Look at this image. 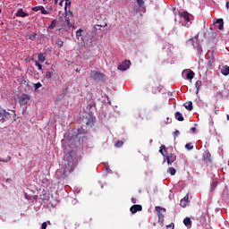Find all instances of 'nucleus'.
Returning <instances> with one entry per match:
<instances>
[{"instance_id": "1", "label": "nucleus", "mask_w": 229, "mask_h": 229, "mask_svg": "<svg viewBox=\"0 0 229 229\" xmlns=\"http://www.w3.org/2000/svg\"><path fill=\"white\" fill-rule=\"evenodd\" d=\"M18 101L22 108V114L24 115V114H26V110H28V106L30 105V101H31V98H30V95L22 94L18 97Z\"/></svg>"}, {"instance_id": "2", "label": "nucleus", "mask_w": 229, "mask_h": 229, "mask_svg": "<svg viewBox=\"0 0 229 229\" xmlns=\"http://www.w3.org/2000/svg\"><path fill=\"white\" fill-rule=\"evenodd\" d=\"M90 77L95 81H103V73H101V72L91 71Z\"/></svg>"}, {"instance_id": "3", "label": "nucleus", "mask_w": 229, "mask_h": 229, "mask_svg": "<svg viewBox=\"0 0 229 229\" xmlns=\"http://www.w3.org/2000/svg\"><path fill=\"white\" fill-rule=\"evenodd\" d=\"M130 65H131V62L130 60H124L121 64L118 65V70L127 71V69H130Z\"/></svg>"}, {"instance_id": "4", "label": "nucleus", "mask_w": 229, "mask_h": 229, "mask_svg": "<svg viewBox=\"0 0 229 229\" xmlns=\"http://www.w3.org/2000/svg\"><path fill=\"white\" fill-rule=\"evenodd\" d=\"M216 24H219L218 30H220V31H223V30H225V21H223V19H217L215 24L210 26L209 30H211V31H214V26H216Z\"/></svg>"}, {"instance_id": "5", "label": "nucleus", "mask_w": 229, "mask_h": 229, "mask_svg": "<svg viewBox=\"0 0 229 229\" xmlns=\"http://www.w3.org/2000/svg\"><path fill=\"white\" fill-rule=\"evenodd\" d=\"M155 210L157 214V217H158V221L161 223L164 221V215L162 214V210H164V212H165V208H163L160 206H156Z\"/></svg>"}, {"instance_id": "6", "label": "nucleus", "mask_w": 229, "mask_h": 229, "mask_svg": "<svg viewBox=\"0 0 229 229\" xmlns=\"http://www.w3.org/2000/svg\"><path fill=\"white\" fill-rule=\"evenodd\" d=\"M8 119H10V113L4 109L0 110V123H4Z\"/></svg>"}, {"instance_id": "7", "label": "nucleus", "mask_w": 229, "mask_h": 229, "mask_svg": "<svg viewBox=\"0 0 229 229\" xmlns=\"http://www.w3.org/2000/svg\"><path fill=\"white\" fill-rule=\"evenodd\" d=\"M69 171H67V169L64 168V169H59L56 171V174L57 176H59V178H63L65 179L67 178V174H69Z\"/></svg>"}, {"instance_id": "8", "label": "nucleus", "mask_w": 229, "mask_h": 229, "mask_svg": "<svg viewBox=\"0 0 229 229\" xmlns=\"http://www.w3.org/2000/svg\"><path fill=\"white\" fill-rule=\"evenodd\" d=\"M130 211L132 214H137V212H142V205H139V204L132 205L130 208Z\"/></svg>"}, {"instance_id": "9", "label": "nucleus", "mask_w": 229, "mask_h": 229, "mask_svg": "<svg viewBox=\"0 0 229 229\" xmlns=\"http://www.w3.org/2000/svg\"><path fill=\"white\" fill-rule=\"evenodd\" d=\"M176 161V156L174 154H168L166 156V162L168 165H172L173 162Z\"/></svg>"}, {"instance_id": "10", "label": "nucleus", "mask_w": 229, "mask_h": 229, "mask_svg": "<svg viewBox=\"0 0 229 229\" xmlns=\"http://www.w3.org/2000/svg\"><path fill=\"white\" fill-rule=\"evenodd\" d=\"M82 33H83V30L79 29L76 31V38H77V40H80L81 42H85V37H83Z\"/></svg>"}, {"instance_id": "11", "label": "nucleus", "mask_w": 229, "mask_h": 229, "mask_svg": "<svg viewBox=\"0 0 229 229\" xmlns=\"http://www.w3.org/2000/svg\"><path fill=\"white\" fill-rule=\"evenodd\" d=\"M92 42H94V37L89 36V34H87V36H85L84 44L89 45V47H92Z\"/></svg>"}, {"instance_id": "12", "label": "nucleus", "mask_w": 229, "mask_h": 229, "mask_svg": "<svg viewBox=\"0 0 229 229\" xmlns=\"http://www.w3.org/2000/svg\"><path fill=\"white\" fill-rule=\"evenodd\" d=\"M92 42H94V37L89 36V34H87V36H85L84 44L89 45V47H92Z\"/></svg>"}, {"instance_id": "13", "label": "nucleus", "mask_w": 229, "mask_h": 229, "mask_svg": "<svg viewBox=\"0 0 229 229\" xmlns=\"http://www.w3.org/2000/svg\"><path fill=\"white\" fill-rule=\"evenodd\" d=\"M221 72H222L223 76H228L229 75V66L224 65L221 69Z\"/></svg>"}, {"instance_id": "14", "label": "nucleus", "mask_w": 229, "mask_h": 229, "mask_svg": "<svg viewBox=\"0 0 229 229\" xmlns=\"http://www.w3.org/2000/svg\"><path fill=\"white\" fill-rule=\"evenodd\" d=\"M183 224L187 226V228H191L192 226V221L191 220V217H185L183 219Z\"/></svg>"}, {"instance_id": "15", "label": "nucleus", "mask_w": 229, "mask_h": 229, "mask_svg": "<svg viewBox=\"0 0 229 229\" xmlns=\"http://www.w3.org/2000/svg\"><path fill=\"white\" fill-rule=\"evenodd\" d=\"M28 13H24L22 9H19V11L16 13V17H28Z\"/></svg>"}, {"instance_id": "16", "label": "nucleus", "mask_w": 229, "mask_h": 229, "mask_svg": "<svg viewBox=\"0 0 229 229\" xmlns=\"http://www.w3.org/2000/svg\"><path fill=\"white\" fill-rule=\"evenodd\" d=\"M38 62L39 64H44V62H46V55L42 53L38 54Z\"/></svg>"}, {"instance_id": "17", "label": "nucleus", "mask_w": 229, "mask_h": 229, "mask_svg": "<svg viewBox=\"0 0 229 229\" xmlns=\"http://www.w3.org/2000/svg\"><path fill=\"white\" fill-rule=\"evenodd\" d=\"M195 87L197 89L196 94H199V89H201V87H203V82H201V81H197L195 83Z\"/></svg>"}, {"instance_id": "18", "label": "nucleus", "mask_w": 229, "mask_h": 229, "mask_svg": "<svg viewBox=\"0 0 229 229\" xmlns=\"http://www.w3.org/2000/svg\"><path fill=\"white\" fill-rule=\"evenodd\" d=\"M12 160V157L6 156L5 157H3L0 156V162H3L4 164H8Z\"/></svg>"}, {"instance_id": "19", "label": "nucleus", "mask_w": 229, "mask_h": 229, "mask_svg": "<svg viewBox=\"0 0 229 229\" xmlns=\"http://www.w3.org/2000/svg\"><path fill=\"white\" fill-rule=\"evenodd\" d=\"M183 106H184V108H186V110H189L190 112L194 108V107L192 106V101H190V102H188V103H185V104L183 105Z\"/></svg>"}, {"instance_id": "20", "label": "nucleus", "mask_w": 229, "mask_h": 229, "mask_svg": "<svg viewBox=\"0 0 229 229\" xmlns=\"http://www.w3.org/2000/svg\"><path fill=\"white\" fill-rule=\"evenodd\" d=\"M175 119L180 122L183 121V114H182V113H180V112H176Z\"/></svg>"}, {"instance_id": "21", "label": "nucleus", "mask_w": 229, "mask_h": 229, "mask_svg": "<svg viewBox=\"0 0 229 229\" xmlns=\"http://www.w3.org/2000/svg\"><path fill=\"white\" fill-rule=\"evenodd\" d=\"M211 157L212 155L210 154V152H205V154L203 155V158L204 160H207V162H210Z\"/></svg>"}, {"instance_id": "22", "label": "nucleus", "mask_w": 229, "mask_h": 229, "mask_svg": "<svg viewBox=\"0 0 229 229\" xmlns=\"http://www.w3.org/2000/svg\"><path fill=\"white\" fill-rule=\"evenodd\" d=\"M181 16H182L184 18V21H186L187 22L191 21V17L189 16L188 13H182Z\"/></svg>"}, {"instance_id": "23", "label": "nucleus", "mask_w": 229, "mask_h": 229, "mask_svg": "<svg viewBox=\"0 0 229 229\" xmlns=\"http://www.w3.org/2000/svg\"><path fill=\"white\" fill-rule=\"evenodd\" d=\"M32 62H34L36 67H38V71H42V64H40V63H38L36 59L32 58L31 59Z\"/></svg>"}, {"instance_id": "24", "label": "nucleus", "mask_w": 229, "mask_h": 229, "mask_svg": "<svg viewBox=\"0 0 229 229\" xmlns=\"http://www.w3.org/2000/svg\"><path fill=\"white\" fill-rule=\"evenodd\" d=\"M55 27H56V20H53L50 25L48 26V30H55Z\"/></svg>"}, {"instance_id": "25", "label": "nucleus", "mask_w": 229, "mask_h": 229, "mask_svg": "<svg viewBox=\"0 0 229 229\" xmlns=\"http://www.w3.org/2000/svg\"><path fill=\"white\" fill-rule=\"evenodd\" d=\"M186 78L187 80H192L194 78V72L193 71H190L187 74H186Z\"/></svg>"}, {"instance_id": "26", "label": "nucleus", "mask_w": 229, "mask_h": 229, "mask_svg": "<svg viewBox=\"0 0 229 229\" xmlns=\"http://www.w3.org/2000/svg\"><path fill=\"white\" fill-rule=\"evenodd\" d=\"M97 31H98V29L94 28L93 30H92V32L88 33V35H89V37H93L94 38H96V36L98 35Z\"/></svg>"}, {"instance_id": "27", "label": "nucleus", "mask_w": 229, "mask_h": 229, "mask_svg": "<svg viewBox=\"0 0 229 229\" xmlns=\"http://www.w3.org/2000/svg\"><path fill=\"white\" fill-rule=\"evenodd\" d=\"M167 173H170L172 176H174V174H176V169H174V167H169Z\"/></svg>"}, {"instance_id": "28", "label": "nucleus", "mask_w": 229, "mask_h": 229, "mask_svg": "<svg viewBox=\"0 0 229 229\" xmlns=\"http://www.w3.org/2000/svg\"><path fill=\"white\" fill-rule=\"evenodd\" d=\"M123 144H124V141H123V140H118V141L114 144V146H115V148H123Z\"/></svg>"}, {"instance_id": "29", "label": "nucleus", "mask_w": 229, "mask_h": 229, "mask_svg": "<svg viewBox=\"0 0 229 229\" xmlns=\"http://www.w3.org/2000/svg\"><path fill=\"white\" fill-rule=\"evenodd\" d=\"M185 148L188 149V151H191V149H194V145H192V143H187Z\"/></svg>"}, {"instance_id": "30", "label": "nucleus", "mask_w": 229, "mask_h": 229, "mask_svg": "<svg viewBox=\"0 0 229 229\" xmlns=\"http://www.w3.org/2000/svg\"><path fill=\"white\" fill-rule=\"evenodd\" d=\"M40 12L43 15H49V12L46 11V8H44V6L40 7Z\"/></svg>"}, {"instance_id": "31", "label": "nucleus", "mask_w": 229, "mask_h": 229, "mask_svg": "<svg viewBox=\"0 0 229 229\" xmlns=\"http://www.w3.org/2000/svg\"><path fill=\"white\" fill-rule=\"evenodd\" d=\"M46 78H47V80L53 78V72H47Z\"/></svg>"}, {"instance_id": "32", "label": "nucleus", "mask_w": 229, "mask_h": 229, "mask_svg": "<svg viewBox=\"0 0 229 229\" xmlns=\"http://www.w3.org/2000/svg\"><path fill=\"white\" fill-rule=\"evenodd\" d=\"M40 87H42V83H40V82L34 84V90H38V89H40Z\"/></svg>"}, {"instance_id": "33", "label": "nucleus", "mask_w": 229, "mask_h": 229, "mask_svg": "<svg viewBox=\"0 0 229 229\" xmlns=\"http://www.w3.org/2000/svg\"><path fill=\"white\" fill-rule=\"evenodd\" d=\"M166 148L165 145H161L159 152L161 153V155H163L164 157V150L165 151Z\"/></svg>"}, {"instance_id": "34", "label": "nucleus", "mask_w": 229, "mask_h": 229, "mask_svg": "<svg viewBox=\"0 0 229 229\" xmlns=\"http://www.w3.org/2000/svg\"><path fill=\"white\" fill-rule=\"evenodd\" d=\"M187 203H189V202H187L186 200H182V199H181V201H180V205H181L183 208H185V207H187Z\"/></svg>"}, {"instance_id": "35", "label": "nucleus", "mask_w": 229, "mask_h": 229, "mask_svg": "<svg viewBox=\"0 0 229 229\" xmlns=\"http://www.w3.org/2000/svg\"><path fill=\"white\" fill-rule=\"evenodd\" d=\"M64 19H65V22H66L67 26L71 27V21L69 20V17L65 16Z\"/></svg>"}, {"instance_id": "36", "label": "nucleus", "mask_w": 229, "mask_h": 229, "mask_svg": "<svg viewBox=\"0 0 229 229\" xmlns=\"http://www.w3.org/2000/svg\"><path fill=\"white\" fill-rule=\"evenodd\" d=\"M41 229H47V222L42 223Z\"/></svg>"}, {"instance_id": "37", "label": "nucleus", "mask_w": 229, "mask_h": 229, "mask_svg": "<svg viewBox=\"0 0 229 229\" xmlns=\"http://www.w3.org/2000/svg\"><path fill=\"white\" fill-rule=\"evenodd\" d=\"M41 6H35L32 8V12H39Z\"/></svg>"}, {"instance_id": "38", "label": "nucleus", "mask_w": 229, "mask_h": 229, "mask_svg": "<svg viewBox=\"0 0 229 229\" xmlns=\"http://www.w3.org/2000/svg\"><path fill=\"white\" fill-rule=\"evenodd\" d=\"M182 200L189 203V194H186Z\"/></svg>"}, {"instance_id": "39", "label": "nucleus", "mask_w": 229, "mask_h": 229, "mask_svg": "<svg viewBox=\"0 0 229 229\" xmlns=\"http://www.w3.org/2000/svg\"><path fill=\"white\" fill-rule=\"evenodd\" d=\"M137 4H139V6H142V4H144V0H137Z\"/></svg>"}, {"instance_id": "40", "label": "nucleus", "mask_w": 229, "mask_h": 229, "mask_svg": "<svg viewBox=\"0 0 229 229\" xmlns=\"http://www.w3.org/2000/svg\"><path fill=\"white\" fill-rule=\"evenodd\" d=\"M180 135V131H174V137H178Z\"/></svg>"}, {"instance_id": "41", "label": "nucleus", "mask_w": 229, "mask_h": 229, "mask_svg": "<svg viewBox=\"0 0 229 229\" xmlns=\"http://www.w3.org/2000/svg\"><path fill=\"white\" fill-rule=\"evenodd\" d=\"M35 37H37V34H33L30 36V40H35Z\"/></svg>"}, {"instance_id": "42", "label": "nucleus", "mask_w": 229, "mask_h": 229, "mask_svg": "<svg viewBox=\"0 0 229 229\" xmlns=\"http://www.w3.org/2000/svg\"><path fill=\"white\" fill-rule=\"evenodd\" d=\"M66 6H71V0H65Z\"/></svg>"}, {"instance_id": "43", "label": "nucleus", "mask_w": 229, "mask_h": 229, "mask_svg": "<svg viewBox=\"0 0 229 229\" xmlns=\"http://www.w3.org/2000/svg\"><path fill=\"white\" fill-rule=\"evenodd\" d=\"M131 203H134V204H135V203H137V199L131 198Z\"/></svg>"}, {"instance_id": "44", "label": "nucleus", "mask_w": 229, "mask_h": 229, "mask_svg": "<svg viewBox=\"0 0 229 229\" xmlns=\"http://www.w3.org/2000/svg\"><path fill=\"white\" fill-rule=\"evenodd\" d=\"M77 131H78L77 133V137H78V135H80V133H81L83 131L81 129H79Z\"/></svg>"}, {"instance_id": "45", "label": "nucleus", "mask_w": 229, "mask_h": 229, "mask_svg": "<svg viewBox=\"0 0 229 229\" xmlns=\"http://www.w3.org/2000/svg\"><path fill=\"white\" fill-rule=\"evenodd\" d=\"M59 46L62 47V46H64V41H60Z\"/></svg>"}, {"instance_id": "46", "label": "nucleus", "mask_w": 229, "mask_h": 229, "mask_svg": "<svg viewBox=\"0 0 229 229\" xmlns=\"http://www.w3.org/2000/svg\"><path fill=\"white\" fill-rule=\"evenodd\" d=\"M48 10H49L50 12H53V7H52V6L48 7Z\"/></svg>"}, {"instance_id": "47", "label": "nucleus", "mask_w": 229, "mask_h": 229, "mask_svg": "<svg viewBox=\"0 0 229 229\" xmlns=\"http://www.w3.org/2000/svg\"><path fill=\"white\" fill-rule=\"evenodd\" d=\"M191 131H196V127H192Z\"/></svg>"}, {"instance_id": "48", "label": "nucleus", "mask_w": 229, "mask_h": 229, "mask_svg": "<svg viewBox=\"0 0 229 229\" xmlns=\"http://www.w3.org/2000/svg\"><path fill=\"white\" fill-rule=\"evenodd\" d=\"M226 8L229 9V1L226 3Z\"/></svg>"}, {"instance_id": "49", "label": "nucleus", "mask_w": 229, "mask_h": 229, "mask_svg": "<svg viewBox=\"0 0 229 229\" xmlns=\"http://www.w3.org/2000/svg\"><path fill=\"white\" fill-rule=\"evenodd\" d=\"M13 117H17V114L14 113V114H13Z\"/></svg>"}, {"instance_id": "50", "label": "nucleus", "mask_w": 229, "mask_h": 229, "mask_svg": "<svg viewBox=\"0 0 229 229\" xmlns=\"http://www.w3.org/2000/svg\"><path fill=\"white\" fill-rule=\"evenodd\" d=\"M6 182H12V179H7Z\"/></svg>"}, {"instance_id": "51", "label": "nucleus", "mask_w": 229, "mask_h": 229, "mask_svg": "<svg viewBox=\"0 0 229 229\" xmlns=\"http://www.w3.org/2000/svg\"><path fill=\"white\" fill-rule=\"evenodd\" d=\"M0 13H3V9L0 8Z\"/></svg>"}, {"instance_id": "52", "label": "nucleus", "mask_w": 229, "mask_h": 229, "mask_svg": "<svg viewBox=\"0 0 229 229\" xmlns=\"http://www.w3.org/2000/svg\"><path fill=\"white\" fill-rule=\"evenodd\" d=\"M213 185H215V187L217 185L216 182H213Z\"/></svg>"}, {"instance_id": "53", "label": "nucleus", "mask_w": 229, "mask_h": 229, "mask_svg": "<svg viewBox=\"0 0 229 229\" xmlns=\"http://www.w3.org/2000/svg\"><path fill=\"white\" fill-rule=\"evenodd\" d=\"M227 121H229V114H227Z\"/></svg>"}, {"instance_id": "54", "label": "nucleus", "mask_w": 229, "mask_h": 229, "mask_svg": "<svg viewBox=\"0 0 229 229\" xmlns=\"http://www.w3.org/2000/svg\"><path fill=\"white\" fill-rule=\"evenodd\" d=\"M167 228H171V225L167 226Z\"/></svg>"}, {"instance_id": "55", "label": "nucleus", "mask_w": 229, "mask_h": 229, "mask_svg": "<svg viewBox=\"0 0 229 229\" xmlns=\"http://www.w3.org/2000/svg\"><path fill=\"white\" fill-rule=\"evenodd\" d=\"M97 26H98L99 28H101V27H102L101 25H97Z\"/></svg>"}, {"instance_id": "56", "label": "nucleus", "mask_w": 229, "mask_h": 229, "mask_svg": "<svg viewBox=\"0 0 229 229\" xmlns=\"http://www.w3.org/2000/svg\"><path fill=\"white\" fill-rule=\"evenodd\" d=\"M55 3H58V0H55Z\"/></svg>"}]
</instances>
